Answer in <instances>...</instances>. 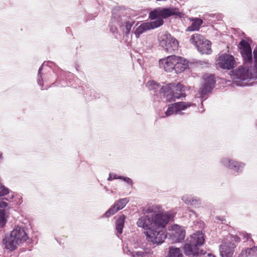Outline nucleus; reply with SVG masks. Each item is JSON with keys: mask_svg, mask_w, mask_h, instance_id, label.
<instances>
[{"mask_svg": "<svg viewBox=\"0 0 257 257\" xmlns=\"http://www.w3.org/2000/svg\"><path fill=\"white\" fill-rule=\"evenodd\" d=\"M194 105L193 103L188 102H179L175 103L169 106L165 111L166 116H168L173 113H178L181 110H184L188 107Z\"/></svg>", "mask_w": 257, "mask_h": 257, "instance_id": "15", "label": "nucleus"}, {"mask_svg": "<svg viewBox=\"0 0 257 257\" xmlns=\"http://www.w3.org/2000/svg\"><path fill=\"white\" fill-rule=\"evenodd\" d=\"M118 179V177L117 176V175L116 174H110L108 178L107 179V180L108 181H111L112 179Z\"/></svg>", "mask_w": 257, "mask_h": 257, "instance_id": "31", "label": "nucleus"}, {"mask_svg": "<svg viewBox=\"0 0 257 257\" xmlns=\"http://www.w3.org/2000/svg\"><path fill=\"white\" fill-rule=\"evenodd\" d=\"M204 238L202 232L194 233L187 239L183 248L184 252L187 255H199L202 254L203 251L199 250V247L203 244Z\"/></svg>", "mask_w": 257, "mask_h": 257, "instance_id": "6", "label": "nucleus"}, {"mask_svg": "<svg viewBox=\"0 0 257 257\" xmlns=\"http://www.w3.org/2000/svg\"><path fill=\"white\" fill-rule=\"evenodd\" d=\"M147 87L150 91L156 93L155 94L166 101L167 100H172V95L171 94H167V92L169 91L168 86L166 85L161 86L159 83L155 81H149L147 82Z\"/></svg>", "mask_w": 257, "mask_h": 257, "instance_id": "9", "label": "nucleus"}, {"mask_svg": "<svg viewBox=\"0 0 257 257\" xmlns=\"http://www.w3.org/2000/svg\"><path fill=\"white\" fill-rule=\"evenodd\" d=\"M188 210L189 211L193 213V214H194L196 216H197V214L196 213L195 211H194V210H192V209H190L189 208H188Z\"/></svg>", "mask_w": 257, "mask_h": 257, "instance_id": "34", "label": "nucleus"}, {"mask_svg": "<svg viewBox=\"0 0 257 257\" xmlns=\"http://www.w3.org/2000/svg\"><path fill=\"white\" fill-rule=\"evenodd\" d=\"M168 86V92L167 94L172 95V100H167V101L171 102L175 101L177 99H179L181 97H185L186 95L185 92V87L180 83L176 84L175 83H169L167 85Z\"/></svg>", "mask_w": 257, "mask_h": 257, "instance_id": "11", "label": "nucleus"}, {"mask_svg": "<svg viewBox=\"0 0 257 257\" xmlns=\"http://www.w3.org/2000/svg\"><path fill=\"white\" fill-rule=\"evenodd\" d=\"M251 83H245L244 84H238V85H240V86H246V85H250Z\"/></svg>", "mask_w": 257, "mask_h": 257, "instance_id": "35", "label": "nucleus"}, {"mask_svg": "<svg viewBox=\"0 0 257 257\" xmlns=\"http://www.w3.org/2000/svg\"><path fill=\"white\" fill-rule=\"evenodd\" d=\"M181 13L178 9L174 8H157L151 11L149 18L155 20L150 22L143 23L138 27L135 31L136 36H139L145 32L158 28L164 24L162 18L166 19L172 16H180Z\"/></svg>", "mask_w": 257, "mask_h": 257, "instance_id": "2", "label": "nucleus"}, {"mask_svg": "<svg viewBox=\"0 0 257 257\" xmlns=\"http://www.w3.org/2000/svg\"><path fill=\"white\" fill-rule=\"evenodd\" d=\"M215 81L213 75H210L204 78V82L200 89V93L202 98L208 93L211 92L214 87Z\"/></svg>", "mask_w": 257, "mask_h": 257, "instance_id": "14", "label": "nucleus"}, {"mask_svg": "<svg viewBox=\"0 0 257 257\" xmlns=\"http://www.w3.org/2000/svg\"><path fill=\"white\" fill-rule=\"evenodd\" d=\"M0 158L2 159V153H0Z\"/></svg>", "mask_w": 257, "mask_h": 257, "instance_id": "37", "label": "nucleus"}, {"mask_svg": "<svg viewBox=\"0 0 257 257\" xmlns=\"http://www.w3.org/2000/svg\"><path fill=\"white\" fill-rule=\"evenodd\" d=\"M171 214L170 213L166 212L164 214H156L154 216H143L138 219L137 224L139 227L150 231L165 220V217H169Z\"/></svg>", "mask_w": 257, "mask_h": 257, "instance_id": "7", "label": "nucleus"}, {"mask_svg": "<svg viewBox=\"0 0 257 257\" xmlns=\"http://www.w3.org/2000/svg\"><path fill=\"white\" fill-rule=\"evenodd\" d=\"M177 61L175 62L174 70L175 73H180L188 67V61L181 57L177 56Z\"/></svg>", "mask_w": 257, "mask_h": 257, "instance_id": "18", "label": "nucleus"}, {"mask_svg": "<svg viewBox=\"0 0 257 257\" xmlns=\"http://www.w3.org/2000/svg\"><path fill=\"white\" fill-rule=\"evenodd\" d=\"M206 39L201 34L195 33L193 34L190 39V42L195 45L197 49L198 46L202 44V43Z\"/></svg>", "mask_w": 257, "mask_h": 257, "instance_id": "22", "label": "nucleus"}, {"mask_svg": "<svg viewBox=\"0 0 257 257\" xmlns=\"http://www.w3.org/2000/svg\"><path fill=\"white\" fill-rule=\"evenodd\" d=\"M118 179L123 180L124 181L126 182L128 184H130V185L133 184L132 180L128 177H124V176H118Z\"/></svg>", "mask_w": 257, "mask_h": 257, "instance_id": "29", "label": "nucleus"}, {"mask_svg": "<svg viewBox=\"0 0 257 257\" xmlns=\"http://www.w3.org/2000/svg\"><path fill=\"white\" fill-rule=\"evenodd\" d=\"M227 37H229V38H232V36H229V35H227Z\"/></svg>", "mask_w": 257, "mask_h": 257, "instance_id": "39", "label": "nucleus"}, {"mask_svg": "<svg viewBox=\"0 0 257 257\" xmlns=\"http://www.w3.org/2000/svg\"><path fill=\"white\" fill-rule=\"evenodd\" d=\"M216 66L217 68L225 69V53L219 55L216 61Z\"/></svg>", "mask_w": 257, "mask_h": 257, "instance_id": "27", "label": "nucleus"}, {"mask_svg": "<svg viewBox=\"0 0 257 257\" xmlns=\"http://www.w3.org/2000/svg\"><path fill=\"white\" fill-rule=\"evenodd\" d=\"M223 245H221L220 247V254L221 255L222 257H224V255L225 254V251L223 250Z\"/></svg>", "mask_w": 257, "mask_h": 257, "instance_id": "32", "label": "nucleus"}, {"mask_svg": "<svg viewBox=\"0 0 257 257\" xmlns=\"http://www.w3.org/2000/svg\"><path fill=\"white\" fill-rule=\"evenodd\" d=\"M197 50L202 54H210L212 53L211 42L206 39L198 46Z\"/></svg>", "mask_w": 257, "mask_h": 257, "instance_id": "19", "label": "nucleus"}, {"mask_svg": "<svg viewBox=\"0 0 257 257\" xmlns=\"http://www.w3.org/2000/svg\"><path fill=\"white\" fill-rule=\"evenodd\" d=\"M128 201L129 199L127 198L119 199L104 214L103 216L109 217L124 207Z\"/></svg>", "mask_w": 257, "mask_h": 257, "instance_id": "13", "label": "nucleus"}, {"mask_svg": "<svg viewBox=\"0 0 257 257\" xmlns=\"http://www.w3.org/2000/svg\"><path fill=\"white\" fill-rule=\"evenodd\" d=\"M136 254L138 256H143L144 254V252L143 251H138L136 252Z\"/></svg>", "mask_w": 257, "mask_h": 257, "instance_id": "33", "label": "nucleus"}, {"mask_svg": "<svg viewBox=\"0 0 257 257\" xmlns=\"http://www.w3.org/2000/svg\"><path fill=\"white\" fill-rule=\"evenodd\" d=\"M28 239V236L24 229L17 226L11 231L10 235L6 236L3 241L6 248L13 250L18 245L26 241Z\"/></svg>", "mask_w": 257, "mask_h": 257, "instance_id": "5", "label": "nucleus"}, {"mask_svg": "<svg viewBox=\"0 0 257 257\" xmlns=\"http://www.w3.org/2000/svg\"><path fill=\"white\" fill-rule=\"evenodd\" d=\"M158 41L160 45L168 53H174L178 49V41L167 32L160 33Z\"/></svg>", "mask_w": 257, "mask_h": 257, "instance_id": "8", "label": "nucleus"}, {"mask_svg": "<svg viewBox=\"0 0 257 257\" xmlns=\"http://www.w3.org/2000/svg\"><path fill=\"white\" fill-rule=\"evenodd\" d=\"M205 257H215L214 255H212V254L208 253L206 256Z\"/></svg>", "mask_w": 257, "mask_h": 257, "instance_id": "36", "label": "nucleus"}, {"mask_svg": "<svg viewBox=\"0 0 257 257\" xmlns=\"http://www.w3.org/2000/svg\"><path fill=\"white\" fill-rule=\"evenodd\" d=\"M190 20L192 23L187 28L186 31L192 32L199 30L201 25L203 24V20L198 18H192Z\"/></svg>", "mask_w": 257, "mask_h": 257, "instance_id": "23", "label": "nucleus"}, {"mask_svg": "<svg viewBox=\"0 0 257 257\" xmlns=\"http://www.w3.org/2000/svg\"><path fill=\"white\" fill-rule=\"evenodd\" d=\"M152 209H148V210H149V212H151L152 211H151Z\"/></svg>", "mask_w": 257, "mask_h": 257, "instance_id": "38", "label": "nucleus"}, {"mask_svg": "<svg viewBox=\"0 0 257 257\" xmlns=\"http://www.w3.org/2000/svg\"><path fill=\"white\" fill-rule=\"evenodd\" d=\"M8 204L0 199V228H3L7 223L6 218V212L5 208L8 206Z\"/></svg>", "mask_w": 257, "mask_h": 257, "instance_id": "21", "label": "nucleus"}, {"mask_svg": "<svg viewBox=\"0 0 257 257\" xmlns=\"http://www.w3.org/2000/svg\"><path fill=\"white\" fill-rule=\"evenodd\" d=\"M167 257H183V254L179 248L171 246L169 248V253Z\"/></svg>", "mask_w": 257, "mask_h": 257, "instance_id": "26", "label": "nucleus"}, {"mask_svg": "<svg viewBox=\"0 0 257 257\" xmlns=\"http://www.w3.org/2000/svg\"><path fill=\"white\" fill-rule=\"evenodd\" d=\"M243 255L245 254V256H257V246L252 248H247L245 250L244 252H242L240 254Z\"/></svg>", "mask_w": 257, "mask_h": 257, "instance_id": "28", "label": "nucleus"}, {"mask_svg": "<svg viewBox=\"0 0 257 257\" xmlns=\"http://www.w3.org/2000/svg\"><path fill=\"white\" fill-rule=\"evenodd\" d=\"M177 56L171 55L159 60V66L166 72H171L174 70L175 62L177 61Z\"/></svg>", "mask_w": 257, "mask_h": 257, "instance_id": "12", "label": "nucleus"}, {"mask_svg": "<svg viewBox=\"0 0 257 257\" xmlns=\"http://www.w3.org/2000/svg\"><path fill=\"white\" fill-rule=\"evenodd\" d=\"M182 200L188 205L193 206L195 208H198L201 204V200L196 197L190 195H184L182 197Z\"/></svg>", "mask_w": 257, "mask_h": 257, "instance_id": "17", "label": "nucleus"}, {"mask_svg": "<svg viewBox=\"0 0 257 257\" xmlns=\"http://www.w3.org/2000/svg\"><path fill=\"white\" fill-rule=\"evenodd\" d=\"M226 231L228 232L226 235V257H233L234 249L237 244L241 240L243 242L250 241L253 242L251 234L245 232H240L239 235L233 234L235 231L232 227L226 224Z\"/></svg>", "mask_w": 257, "mask_h": 257, "instance_id": "3", "label": "nucleus"}, {"mask_svg": "<svg viewBox=\"0 0 257 257\" xmlns=\"http://www.w3.org/2000/svg\"><path fill=\"white\" fill-rule=\"evenodd\" d=\"M237 64L236 60L233 55L226 53V69H232L237 65Z\"/></svg>", "mask_w": 257, "mask_h": 257, "instance_id": "24", "label": "nucleus"}, {"mask_svg": "<svg viewBox=\"0 0 257 257\" xmlns=\"http://www.w3.org/2000/svg\"><path fill=\"white\" fill-rule=\"evenodd\" d=\"M185 236V231L180 226L174 225L172 226V232L170 235V239L173 242H178L184 240Z\"/></svg>", "mask_w": 257, "mask_h": 257, "instance_id": "16", "label": "nucleus"}, {"mask_svg": "<svg viewBox=\"0 0 257 257\" xmlns=\"http://www.w3.org/2000/svg\"><path fill=\"white\" fill-rule=\"evenodd\" d=\"M227 166L228 168L236 172H241L244 166V164L238 162L233 160H228L227 161Z\"/></svg>", "mask_w": 257, "mask_h": 257, "instance_id": "20", "label": "nucleus"}, {"mask_svg": "<svg viewBox=\"0 0 257 257\" xmlns=\"http://www.w3.org/2000/svg\"><path fill=\"white\" fill-rule=\"evenodd\" d=\"M111 21L112 23H118V26L120 27L123 34L125 36L129 34L131 28L135 23V21L130 17L115 15L114 14L112 15Z\"/></svg>", "mask_w": 257, "mask_h": 257, "instance_id": "10", "label": "nucleus"}, {"mask_svg": "<svg viewBox=\"0 0 257 257\" xmlns=\"http://www.w3.org/2000/svg\"><path fill=\"white\" fill-rule=\"evenodd\" d=\"M173 218V215L172 214L169 217H165V220H163V221L155 226L154 228L145 232L147 239L150 244L155 246L159 245L164 241L165 239L167 238V234L163 229Z\"/></svg>", "mask_w": 257, "mask_h": 257, "instance_id": "4", "label": "nucleus"}, {"mask_svg": "<svg viewBox=\"0 0 257 257\" xmlns=\"http://www.w3.org/2000/svg\"><path fill=\"white\" fill-rule=\"evenodd\" d=\"M42 69H43V66H41L39 68V72H38V77L39 78L38 79V83L40 85H41V82L42 81V79L41 74V72Z\"/></svg>", "mask_w": 257, "mask_h": 257, "instance_id": "30", "label": "nucleus"}, {"mask_svg": "<svg viewBox=\"0 0 257 257\" xmlns=\"http://www.w3.org/2000/svg\"><path fill=\"white\" fill-rule=\"evenodd\" d=\"M238 48L242 58L243 63L238 68L232 70L229 74L233 80L241 81L257 79V46L253 51L248 42L242 39L239 43Z\"/></svg>", "mask_w": 257, "mask_h": 257, "instance_id": "1", "label": "nucleus"}, {"mask_svg": "<svg viewBox=\"0 0 257 257\" xmlns=\"http://www.w3.org/2000/svg\"><path fill=\"white\" fill-rule=\"evenodd\" d=\"M125 216L124 215L120 216L116 221L115 228L119 234H121L124 226Z\"/></svg>", "mask_w": 257, "mask_h": 257, "instance_id": "25", "label": "nucleus"}]
</instances>
